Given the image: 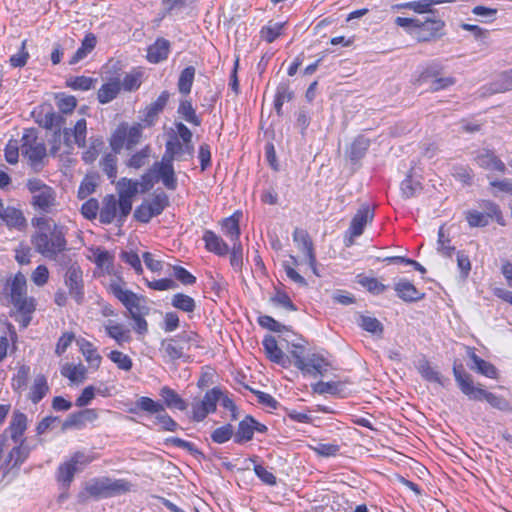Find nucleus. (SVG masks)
Returning <instances> with one entry per match:
<instances>
[{
	"instance_id": "f257e3e1",
	"label": "nucleus",
	"mask_w": 512,
	"mask_h": 512,
	"mask_svg": "<svg viewBox=\"0 0 512 512\" xmlns=\"http://www.w3.org/2000/svg\"><path fill=\"white\" fill-rule=\"evenodd\" d=\"M32 224L37 228L31 236L35 251L59 265L70 264L71 257L65 253L68 251L65 228L44 216L32 219Z\"/></svg>"
},
{
	"instance_id": "f03ea898",
	"label": "nucleus",
	"mask_w": 512,
	"mask_h": 512,
	"mask_svg": "<svg viewBox=\"0 0 512 512\" xmlns=\"http://www.w3.org/2000/svg\"><path fill=\"white\" fill-rule=\"evenodd\" d=\"M125 282L121 278L111 280L108 291L127 309L129 317L137 314H149L150 308L146 305V298L131 290L124 288Z\"/></svg>"
},
{
	"instance_id": "7ed1b4c3",
	"label": "nucleus",
	"mask_w": 512,
	"mask_h": 512,
	"mask_svg": "<svg viewBox=\"0 0 512 512\" xmlns=\"http://www.w3.org/2000/svg\"><path fill=\"white\" fill-rule=\"evenodd\" d=\"M27 189L32 194L31 204L43 214H51L58 205L56 191L38 178L27 181Z\"/></svg>"
},
{
	"instance_id": "20e7f679",
	"label": "nucleus",
	"mask_w": 512,
	"mask_h": 512,
	"mask_svg": "<svg viewBox=\"0 0 512 512\" xmlns=\"http://www.w3.org/2000/svg\"><path fill=\"white\" fill-rule=\"evenodd\" d=\"M143 137V126L140 123L129 125L120 123L112 133L109 144L114 153H120L122 149L133 150L140 144Z\"/></svg>"
},
{
	"instance_id": "39448f33",
	"label": "nucleus",
	"mask_w": 512,
	"mask_h": 512,
	"mask_svg": "<svg viewBox=\"0 0 512 512\" xmlns=\"http://www.w3.org/2000/svg\"><path fill=\"white\" fill-rule=\"evenodd\" d=\"M198 335L194 332H182L173 338L161 341L159 351L164 358L171 361L181 359L185 356V351L190 350L192 345L198 346Z\"/></svg>"
},
{
	"instance_id": "423d86ee",
	"label": "nucleus",
	"mask_w": 512,
	"mask_h": 512,
	"mask_svg": "<svg viewBox=\"0 0 512 512\" xmlns=\"http://www.w3.org/2000/svg\"><path fill=\"white\" fill-rule=\"evenodd\" d=\"M10 301L18 312L35 311V299L27 296V281L21 272H18L10 283Z\"/></svg>"
},
{
	"instance_id": "0eeeda50",
	"label": "nucleus",
	"mask_w": 512,
	"mask_h": 512,
	"mask_svg": "<svg viewBox=\"0 0 512 512\" xmlns=\"http://www.w3.org/2000/svg\"><path fill=\"white\" fill-rule=\"evenodd\" d=\"M143 181L150 183L152 181H161L169 190L177 188V178L173 167V160L163 155L161 161L155 162L153 166L142 176Z\"/></svg>"
},
{
	"instance_id": "6e6552de",
	"label": "nucleus",
	"mask_w": 512,
	"mask_h": 512,
	"mask_svg": "<svg viewBox=\"0 0 512 512\" xmlns=\"http://www.w3.org/2000/svg\"><path fill=\"white\" fill-rule=\"evenodd\" d=\"M169 205V198L163 191H155L152 197L142 202L135 211L134 218L141 223H148L153 217L160 215Z\"/></svg>"
},
{
	"instance_id": "1a4fd4ad",
	"label": "nucleus",
	"mask_w": 512,
	"mask_h": 512,
	"mask_svg": "<svg viewBox=\"0 0 512 512\" xmlns=\"http://www.w3.org/2000/svg\"><path fill=\"white\" fill-rule=\"evenodd\" d=\"M66 266L67 270L63 276L64 284L68 289L69 296L80 305L85 298L83 271L77 263H72V261Z\"/></svg>"
},
{
	"instance_id": "9d476101",
	"label": "nucleus",
	"mask_w": 512,
	"mask_h": 512,
	"mask_svg": "<svg viewBox=\"0 0 512 512\" xmlns=\"http://www.w3.org/2000/svg\"><path fill=\"white\" fill-rule=\"evenodd\" d=\"M21 142V153L31 165L40 163L46 156L45 144L38 139L35 129L25 130Z\"/></svg>"
},
{
	"instance_id": "9b49d317",
	"label": "nucleus",
	"mask_w": 512,
	"mask_h": 512,
	"mask_svg": "<svg viewBox=\"0 0 512 512\" xmlns=\"http://www.w3.org/2000/svg\"><path fill=\"white\" fill-rule=\"evenodd\" d=\"M221 389L214 387L208 390L202 400L194 401L191 405V418L193 421H203L209 414L214 413L220 400Z\"/></svg>"
},
{
	"instance_id": "f8f14e48",
	"label": "nucleus",
	"mask_w": 512,
	"mask_h": 512,
	"mask_svg": "<svg viewBox=\"0 0 512 512\" xmlns=\"http://www.w3.org/2000/svg\"><path fill=\"white\" fill-rule=\"evenodd\" d=\"M119 195V225H122L132 210L133 197L138 193V182L122 178L117 184Z\"/></svg>"
},
{
	"instance_id": "ddd939ff",
	"label": "nucleus",
	"mask_w": 512,
	"mask_h": 512,
	"mask_svg": "<svg viewBox=\"0 0 512 512\" xmlns=\"http://www.w3.org/2000/svg\"><path fill=\"white\" fill-rule=\"evenodd\" d=\"M374 218V210L368 204H363L353 216L347 233L350 235L347 246L353 244V238L360 236L367 223Z\"/></svg>"
},
{
	"instance_id": "4468645a",
	"label": "nucleus",
	"mask_w": 512,
	"mask_h": 512,
	"mask_svg": "<svg viewBox=\"0 0 512 512\" xmlns=\"http://www.w3.org/2000/svg\"><path fill=\"white\" fill-rule=\"evenodd\" d=\"M293 240L297 243L299 250L302 251L307 257L308 264L311 267L313 273L318 275L316 269V255L314 252V245L308 232L303 229L296 228L293 232Z\"/></svg>"
},
{
	"instance_id": "2eb2a0df",
	"label": "nucleus",
	"mask_w": 512,
	"mask_h": 512,
	"mask_svg": "<svg viewBox=\"0 0 512 512\" xmlns=\"http://www.w3.org/2000/svg\"><path fill=\"white\" fill-rule=\"evenodd\" d=\"M454 377L459 385L460 390L472 400L480 401V395L483 390L481 385L474 386L472 377L465 373L462 366L453 367Z\"/></svg>"
},
{
	"instance_id": "dca6fc26",
	"label": "nucleus",
	"mask_w": 512,
	"mask_h": 512,
	"mask_svg": "<svg viewBox=\"0 0 512 512\" xmlns=\"http://www.w3.org/2000/svg\"><path fill=\"white\" fill-rule=\"evenodd\" d=\"M193 153L194 146L192 143H181L176 137L166 142L164 156L171 160H184L185 154L192 157Z\"/></svg>"
},
{
	"instance_id": "f3484780",
	"label": "nucleus",
	"mask_w": 512,
	"mask_h": 512,
	"mask_svg": "<svg viewBox=\"0 0 512 512\" xmlns=\"http://www.w3.org/2000/svg\"><path fill=\"white\" fill-rule=\"evenodd\" d=\"M116 219L119 222V199L112 194L106 195L102 201L99 220L102 224H111Z\"/></svg>"
},
{
	"instance_id": "a211bd4d",
	"label": "nucleus",
	"mask_w": 512,
	"mask_h": 512,
	"mask_svg": "<svg viewBox=\"0 0 512 512\" xmlns=\"http://www.w3.org/2000/svg\"><path fill=\"white\" fill-rule=\"evenodd\" d=\"M475 161L479 167L485 170H495L500 173H505L506 171L504 162L489 149H483L482 152L475 157Z\"/></svg>"
},
{
	"instance_id": "6ab92c4d",
	"label": "nucleus",
	"mask_w": 512,
	"mask_h": 512,
	"mask_svg": "<svg viewBox=\"0 0 512 512\" xmlns=\"http://www.w3.org/2000/svg\"><path fill=\"white\" fill-rule=\"evenodd\" d=\"M106 334L116 341L118 345H123L131 341V333L123 324L108 320L104 323Z\"/></svg>"
},
{
	"instance_id": "aec40b11",
	"label": "nucleus",
	"mask_w": 512,
	"mask_h": 512,
	"mask_svg": "<svg viewBox=\"0 0 512 512\" xmlns=\"http://www.w3.org/2000/svg\"><path fill=\"white\" fill-rule=\"evenodd\" d=\"M170 52V42L164 38H158L147 50V60L151 63H159L167 59Z\"/></svg>"
},
{
	"instance_id": "412c9836",
	"label": "nucleus",
	"mask_w": 512,
	"mask_h": 512,
	"mask_svg": "<svg viewBox=\"0 0 512 512\" xmlns=\"http://www.w3.org/2000/svg\"><path fill=\"white\" fill-rule=\"evenodd\" d=\"M263 347L267 357L274 363L286 366L287 357L278 347L275 337L268 335L263 340Z\"/></svg>"
},
{
	"instance_id": "4be33fe9",
	"label": "nucleus",
	"mask_w": 512,
	"mask_h": 512,
	"mask_svg": "<svg viewBox=\"0 0 512 512\" xmlns=\"http://www.w3.org/2000/svg\"><path fill=\"white\" fill-rule=\"evenodd\" d=\"M395 291L399 298L406 302H414L423 298L424 294L407 280H400L395 284Z\"/></svg>"
},
{
	"instance_id": "5701e85b",
	"label": "nucleus",
	"mask_w": 512,
	"mask_h": 512,
	"mask_svg": "<svg viewBox=\"0 0 512 512\" xmlns=\"http://www.w3.org/2000/svg\"><path fill=\"white\" fill-rule=\"evenodd\" d=\"M203 240L205 242L206 249L210 252H213L219 256H224L229 252L228 245L213 231H205L203 234Z\"/></svg>"
},
{
	"instance_id": "b1692460",
	"label": "nucleus",
	"mask_w": 512,
	"mask_h": 512,
	"mask_svg": "<svg viewBox=\"0 0 512 512\" xmlns=\"http://www.w3.org/2000/svg\"><path fill=\"white\" fill-rule=\"evenodd\" d=\"M305 365L306 366L304 369H302V371L314 376H323L328 371V367L330 366L328 361L319 354H312L309 356L305 362Z\"/></svg>"
},
{
	"instance_id": "393cba45",
	"label": "nucleus",
	"mask_w": 512,
	"mask_h": 512,
	"mask_svg": "<svg viewBox=\"0 0 512 512\" xmlns=\"http://www.w3.org/2000/svg\"><path fill=\"white\" fill-rule=\"evenodd\" d=\"M1 220L9 227L17 230H23L27 223L21 210L8 206L5 208Z\"/></svg>"
},
{
	"instance_id": "a878e982",
	"label": "nucleus",
	"mask_w": 512,
	"mask_h": 512,
	"mask_svg": "<svg viewBox=\"0 0 512 512\" xmlns=\"http://www.w3.org/2000/svg\"><path fill=\"white\" fill-rule=\"evenodd\" d=\"M121 90L118 78L103 84L97 92V99L101 104H107L117 97Z\"/></svg>"
},
{
	"instance_id": "bb28decb",
	"label": "nucleus",
	"mask_w": 512,
	"mask_h": 512,
	"mask_svg": "<svg viewBox=\"0 0 512 512\" xmlns=\"http://www.w3.org/2000/svg\"><path fill=\"white\" fill-rule=\"evenodd\" d=\"M27 428V417L22 412H14L10 425L8 427V431L10 432L11 439L18 443L21 440L22 435L24 434Z\"/></svg>"
},
{
	"instance_id": "cd10ccee",
	"label": "nucleus",
	"mask_w": 512,
	"mask_h": 512,
	"mask_svg": "<svg viewBox=\"0 0 512 512\" xmlns=\"http://www.w3.org/2000/svg\"><path fill=\"white\" fill-rule=\"evenodd\" d=\"M160 396L168 408H175L185 411L188 407L186 401L172 388L164 386L160 389Z\"/></svg>"
},
{
	"instance_id": "c85d7f7f",
	"label": "nucleus",
	"mask_w": 512,
	"mask_h": 512,
	"mask_svg": "<svg viewBox=\"0 0 512 512\" xmlns=\"http://www.w3.org/2000/svg\"><path fill=\"white\" fill-rule=\"evenodd\" d=\"M253 424L254 418L250 415H247L243 420L239 422L238 429L236 432H234L235 443L242 444L252 440L254 435Z\"/></svg>"
},
{
	"instance_id": "c756f323",
	"label": "nucleus",
	"mask_w": 512,
	"mask_h": 512,
	"mask_svg": "<svg viewBox=\"0 0 512 512\" xmlns=\"http://www.w3.org/2000/svg\"><path fill=\"white\" fill-rule=\"evenodd\" d=\"M139 411L147 412L149 414L157 415L164 412V405L150 397L142 396L137 399L135 408L129 410L130 413H137Z\"/></svg>"
},
{
	"instance_id": "7c9ffc66",
	"label": "nucleus",
	"mask_w": 512,
	"mask_h": 512,
	"mask_svg": "<svg viewBox=\"0 0 512 512\" xmlns=\"http://www.w3.org/2000/svg\"><path fill=\"white\" fill-rule=\"evenodd\" d=\"M132 484L125 479H111L106 477V497H115L130 492Z\"/></svg>"
},
{
	"instance_id": "2f4dec72",
	"label": "nucleus",
	"mask_w": 512,
	"mask_h": 512,
	"mask_svg": "<svg viewBox=\"0 0 512 512\" xmlns=\"http://www.w3.org/2000/svg\"><path fill=\"white\" fill-rule=\"evenodd\" d=\"M80 471L81 468L75 467V465L68 460L58 467L56 473L57 481L68 488L72 483L75 474Z\"/></svg>"
},
{
	"instance_id": "473e14b6",
	"label": "nucleus",
	"mask_w": 512,
	"mask_h": 512,
	"mask_svg": "<svg viewBox=\"0 0 512 512\" xmlns=\"http://www.w3.org/2000/svg\"><path fill=\"white\" fill-rule=\"evenodd\" d=\"M468 355L474 364L471 369L489 378L496 377L497 370L491 363L481 359L472 349H469Z\"/></svg>"
},
{
	"instance_id": "72a5a7b5",
	"label": "nucleus",
	"mask_w": 512,
	"mask_h": 512,
	"mask_svg": "<svg viewBox=\"0 0 512 512\" xmlns=\"http://www.w3.org/2000/svg\"><path fill=\"white\" fill-rule=\"evenodd\" d=\"M77 343L80 347V351L82 352L85 360L92 367L98 368L101 364L102 357L97 352V349L94 347V345L85 339L78 340Z\"/></svg>"
},
{
	"instance_id": "f704fd0d",
	"label": "nucleus",
	"mask_w": 512,
	"mask_h": 512,
	"mask_svg": "<svg viewBox=\"0 0 512 512\" xmlns=\"http://www.w3.org/2000/svg\"><path fill=\"white\" fill-rule=\"evenodd\" d=\"M96 36L92 33H88L81 44V47L77 49L72 58L69 61L70 65H74L84 59L96 46Z\"/></svg>"
},
{
	"instance_id": "c9c22d12",
	"label": "nucleus",
	"mask_w": 512,
	"mask_h": 512,
	"mask_svg": "<svg viewBox=\"0 0 512 512\" xmlns=\"http://www.w3.org/2000/svg\"><path fill=\"white\" fill-rule=\"evenodd\" d=\"M86 133L87 123L85 119L78 120L73 129L64 130V136L66 138V141H68L70 135H73L74 142L80 148H84L86 146Z\"/></svg>"
},
{
	"instance_id": "e433bc0d",
	"label": "nucleus",
	"mask_w": 512,
	"mask_h": 512,
	"mask_svg": "<svg viewBox=\"0 0 512 512\" xmlns=\"http://www.w3.org/2000/svg\"><path fill=\"white\" fill-rule=\"evenodd\" d=\"M170 94L168 91H163L159 97L146 107L145 121L152 123L160 112L165 108Z\"/></svg>"
},
{
	"instance_id": "4c0bfd02",
	"label": "nucleus",
	"mask_w": 512,
	"mask_h": 512,
	"mask_svg": "<svg viewBox=\"0 0 512 512\" xmlns=\"http://www.w3.org/2000/svg\"><path fill=\"white\" fill-rule=\"evenodd\" d=\"M143 81V72L140 69H133L129 73H127L121 84V88L124 91L132 92L139 89Z\"/></svg>"
},
{
	"instance_id": "58836bf2",
	"label": "nucleus",
	"mask_w": 512,
	"mask_h": 512,
	"mask_svg": "<svg viewBox=\"0 0 512 512\" xmlns=\"http://www.w3.org/2000/svg\"><path fill=\"white\" fill-rule=\"evenodd\" d=\"M223 233L234 242H239L240 228H239V216L237 213L226 218L222 222Z\"/></svg>"
},
{
	"instance_id": "ea45409f",
	"label": "nucleus",
	"mask_w": 512,
	"mask_h": 512,
	"mask_svg": "<svg viewBox=\"0 0 512 512\" xmlns=\"http://www.w3.org/2000/svg\"><path fill=\"white\" fill-rule=\"evenodd\" d=\"M171 305L186 313H193L196 309L195 300L184 293L174 294L171 299Z\"/></svg>"
},
{
	"instance_id": "a19ab883",
	"label": "nucleus",
	"mask_w": 512,
	"mask_h": 512,
	"mask_svg": "<svg viewBox=\"0 0 512 512\" xmlns=\"http://www.w3.org/2000/svg\"><path fill=\"white\" fill-rule=\"evenodd\" d=\"M195 72L196 70L193 66H188L180 73L177 85L181 94L188 95L191 92Z\"/></svg>"
},
{
	"instance_id": "79ce46f5",
	"label": "nucleus",
	"mask_w": 512,
	"mask_h": 512,
	"mask_svg": "<svg viewBox=\"0 0 512 512\" xmlns=\"http://www.w3.org/2000/svg\"><path fill=\"white\" fill-rule=\"evenodd\" d=\"M178 114L188 123L200 126L201 125V119L196 114V111L194 107L192 106L191 101L189 100H182L178 107Z\"/></svg>"
},
{
	"instance_id": "37998d69",
	"label": "nucleus",
	"mask_w": 512,
	"mask_h": 512,
	"mask_svg": "<svg viewBox=\"0 0 512 512\" xmlns=\"http://www.w3.org/2000/svg\"><path fill=\"white\" fill-rule=\"evenodd\" d=\"M85 493L96 499L106 497V477L94 478L86 483Z\"/></svg>"
},
{
	"instance_id": "c03bdc74",
	"label": "nucleus",
	"mask_w": 512,
	"mask_h": 512,
	"mask_svg": "<svg viewBox=\"0 0 512 512\" xmlns=\"http://www.w3.org/2000/svg\"><path fill=\"white\" fill-rule=\"evenodd\" d=\"M86 368L82 364H65L61 368L62 376L68 378L72 382H81L85 379Z\"/></svg>"
},
{
	"instance_id": "a18cd8bd",
	"label": "nucleus",
	"mask_w": 512,
	"mask_h": 512,
	"mask_svg": "<svg viewBox=\"0 0 512 512\" xmlns=\"http://www.w3.org/2000/svg\"><path fill=\"white\" fill-rule=\"evenodd\" d=\"M48 390H49V387H48L47 380H46L45 376H43V375L36 376V378L34 379L33 386L31 388V392H30L31 401L35 404L38 403L39 401H41L43 399V397L46 395Z\"/></svg>"
},
{
	"instance_id": "49530a36",
	"label": "nucleus",
	"mask_w": 512,
	"mask_h": 512,
	"mask_svg": "<svg viewBox=\"0 0 512 512\" xmlns=\"http://www.w3.org/2000/svg\"><path fill=\"white\" fill-rule=\"evenodd\" d=\"M443 27L444 22L439 19H428L424 22L420 21V26H418V28H422L424 31L428 32L427 36L421 37V41H430L438 35Z\"/></svg>"
},
{
	"instance_id": "de8ad7c7",
	"label": "nucleus",
	"mask_w": 512,
	"mask_h": 512,
	"mask_svg": "<svg viewBox=\"0 0 512 512\" xmlns=\"http://www.w3.org/2000/svg\"><path fill=\"white\" fill-rule=\"evenodd\" d=\"M96 83H97L96 78L87 77V76L70 77L66 81V85L68 87H70L73 90H80V91H88L91 88H93Z\"/></svg>"
},
{
	"instance_id": "09e8293b",
	"label": "nucleus",
	"mask_w": 512,
	"mask_h": 512,
	"mask_svg": "<svg viewBox=\"0 0 512 512\" xmlns=\"http://www.w3.org/2000/svg\"><path fill=\"white\" fill-rule=\"evenodd\" d=\"M107 357L122 371L129 372L133 367L132 359L121 351L112 350Z\"/></svg>"
},
{
	"instance_id": "8fccbe9b",
	"label": "nucleus",
	"mask_w": 512,
	"mask_h": 512,
	"mask_svg": "<svg viewBox=\"0 0 512 512\" xmlns=\"http://www.w3.org/2000/svg\"><path fill=\"white\" fill-rule=\"evenodd\" d=\"M284 25L285 22H269L268 25L262 27L260 31L261 38L267 43H272L281 35Z\"/></svg>"
},
{
	"instance_id": "3c124183",
	"label": "nucleus",
	"mask_w": 512,
	"mask_h": 512,
	"mask_svg": "<svg viewBox=\"0 0 512 512\" xmlns=\"http://www.w3.org/2000/svg\"><path fill=\"white\" fill-rule=\"evenodd\" d=\"M40 126L46 129H60L64 124V118L61 114L54 111H49L41 116L38 120Z\"/></svg>"
},
{
	"instance_id": "603ef678",
	"label": "nucleus",
	"mask_w": 512,
	"mask_h": 512,
	"mask_svg": "<svg viewBox=\"0 0 512 512\" xmlns=\"http://www.w3.org/2000/svg\"><path fill=\"white\" fill-rule=\"evenodd\" d=\"M293 98V92L290 90L287 84H280L277 88L274 108L278 115L281 114L282 106L284 102H288Z\"/></svg>"
},
{
	"instance_id": "864d4df0",
	"label": "nucleus",
	"mask_w": 512,
	"mask_h": 512,
	"mask_svg": "<svg viewBox=\"0 0 512 512\" xmlns=\"http://www.w3.org/2000/svg\"><path fill=\"white\" fill-rule=\"evenodd\" d=\"M151 154V147L146 145L140 151L134 153L127 161V166L130 168L139 169L143 167Z\"/></svg>"
},
{
	"instance_id": "5fc2aeb1",
	"label": "nucleus",
	"mask_w": 512,
	"mask_h": 512,
	"mask_svg": "<svg viewBox=\"0 0 512 512\" xmlns=\"http://www.w3.org/2000/svg\"><path fill=\"white\" fill-rule=\"evenodd\" d=\"M481 208L484 209V214L488 216V219H494L499 225L505 226V220L502 212L497 204L492 201L485 200L480 204Z\"/></svg>"
},
{
	"instance_id": "6e6d98bb",
	"label": "nucleus",
	"mask_w": 512,
	"mask_h": 512,
	"mask_svg": "<svg viewBox=\"0 0 512 512\" xmlns=\"http://www.w3.org/2000/svg\"><path fill=\"white\" fill-rule=\"evenodd\" d=\"M358 323L362 329L369 333L376 335H381L383 333V325L375 317L361 315Z\"/></svg>"
},
{
	"instance_id": "4d7b16f0",
	"label": "nucleus",
	"mask_w": 512,
	"mask_h": 512,
	"mask_svg": "<svg viewBox=\"0 0 512 512\" xmlns=\"http://www.w3.org/2000/svg\"><path fill=\"white\" fill-rule=\"evenodd\" d=\"M486 400L492 407L499 409L501 411H508L510 410L509 402L504 399L503 397L497 396L491 392H488L486 390H482L480 395V400Z\"/></svg>"
},
{
	"instance_id": "13d9d810",
	"label": "nucleus",
	"mask_w": 512,
	"mask_h": 512,
	"mask_svg": "<svg viewBox=\"0 0 512 512\" xmlns=\"http://www.w3.org/2000/svg\"><path fill=\"white\" fill-rule=\"evenodd\" d=\"M234 436V427L231 424H225L216 428L211 433V439L217 444H223Z\"/></svg>"
},
{
	"instance_id": "bf43d9fd",
	"label": "nucleus",
	"mask_w": 512,
	"mask_h": 512,
	"mask_svg": "<svg viewBox=\"0 0 512 512\" xmlns=\"http://www.w3.org/2000/svg\"><path fill=\"white\" fill-rule=\"evenodd\" d=\"M454 2V0H418L411 1V10L416 13H430L432 12V7L434 5L442 4V3H450Z\"/></svg>"
},
{
	"instance_id": "052dcab7",
	"label": "nucleus",
	"mask_w": 512,
	"mask_h": 512,
	"mask_svg": "<svg viewBox=\"0 0 512 512\" xmlns=\"http://www.w3.org/2000/svg\"><path fill=\"white\" fill-rule=\"evenodd\" d=\"M102 171L114 182L117 177V157L113 154H107L101 161Z\"/></svg>"
},
{
	"instance_id": "680f3d73",
	"label": "nucleus",
	"mask_w": 512,
	"mask_h": 512,
	"mask_svg": "<svg viewBox=\"0 0 512 512\" xmlns=\"http://www.w3.org/2000/svg\"><path fill=\"white\" fill-rule=\"evenodd\" d=\"M422 190V185L418 181H414L411 176H407L401 183V193L404 198L416 196Z\"/></svg>"
},
{
	"instance_id": "e2e57ef3",
	"label": "nucleus",
	"mask_w": 512,
	"mask_h": 512,
	"mask_svg": "<svg viewBox=\"0 0 512 512\" xmlns=\"http://www.w3.org/2000/svg\"><path fill=\"white\" fill-rule=\"evenodd\" d=\"M358 283L370 293L376 295L383 293L387 289V286L379 282L376 278L358 276Z\"/></svg>"
},
{
	"instance_id": "0e129e2a",
	"label": "nucleus",
	"mask_w": 512,
	"mask_h": 512,
	"mask_svg": "<svg viewBox=\"0 0 512 512\" xmlns=\"http://www.w3.org/2000/svg\"><path fill=\"white\" fill-rule=\"evenodd\" d=\"M466 220L470 227H485L490 221L487 215L476 210L467 211Z\"/></svg>"
},
{
	"instance_id": "69168bd1",
	"label": "nucleus",
	"mask_w": 512,
	"mask_h": 512,
	"mask_svg": "<svg viewBox=\"0 0 512 512\" xmlns=\"http://www.w3.org/2000/svg\"><path fill=\"white\" fill-rule=\"evenodd\" d=\"M418 370L421 376L426 380L431 382H437L443 385L441 381V375L433 367H431L428 361H423L422 363H420Z\"/></svg>"
},
{
	"instance_id": "338daca9",
	"label": "nucleus",
	"mask_w": 512,
	"mask_h": 512,
	"mask_svg": "<svg viewBox=\"0 0 512 512\" xmlns=\"http://www.w3.org/2000/svg\"><path fill=\"white\" fill-rule=\"evenodd\" d=\"M27 40H23L21 43V47L18 53L12 55L9 59L10 65L12 67H23L26 65L29 59V52L26 49Z\"/></svg>"
},
{
	"instance_id": "774afa93",
	"label": "nucleus",
	"mask_w": 512,
	"mask_h": 512,
	"mask_svg": "<svg viewBox=\"0 0 512 512\" xmlns=\"http://www.w3.org/2000/svg\"><path fill=\"white\" fill-rule=\"evenodd\" d=\"M368 147H369V140H367L363 137H358L357 139H355V141L351 145V151H350L351 159L352 160L360 159L365 154Z\"/></svg>"
}]
</instances>
